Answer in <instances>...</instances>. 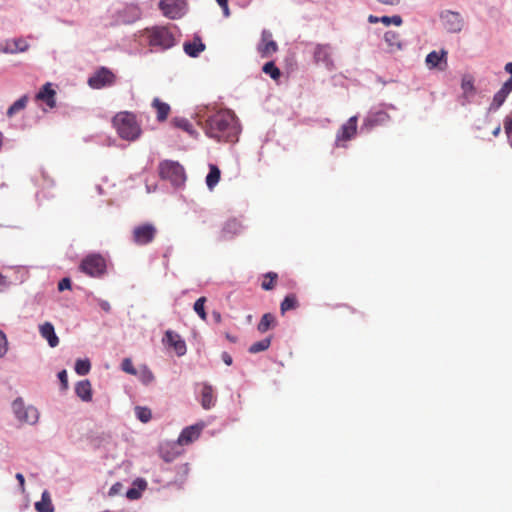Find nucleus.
<instances>
[{
  "label": "nucleus",
  "instance_id": "f257e3e1",
  "mask_svg": "<svg viewBox=\"0 0 512 512\" xmlns=\"http://www.w3.org/2000/svg\"><path fill=\"white\" fill-rule=\"evenodd\" d=\"M205 133L217 141L236 142L240 125L236 115L230 110H221L211 115L205 124Z\"/></svg>",
  "mask_w": 512,
  "mask_h": 512
},
{
  "label": "nucleus",
  "instance_id": "f03ea898",
  "mask_svg": "<svg viewBox=\"0 0 512 512\" xmlns=\"http://www.w3.org/2000/svg\"><path fill=\"white\" fill-rule=\"evenodd\" d=\"M112 122L119 137L124 140L135 141L142 133L141 127L133 113L127 111L120 112L114 116Z\"/></svg>",
  "mask_w": 512,
  "mask_h": 512
},
{
  "label": "nucleus",
  "instance_id": "7ed1b4c3",
  "mask_svg": "<svg viewBox=\"0 0 512 512\" xmlns=\"http://www.w3.org/2000/svg\"><path fill=\"white\" fill-rule=\"evenodd\" d=\"M144 34L147 37L151 51H165L175 45L173 33L165 26L146 28Z\"/></svg>",
  "mask_w": 512,
  "mask_h": 512
},
{
  "label": "nucleus",
  "instance_id": "20e7f679",
  "mask_svg": "<svg viewBox=\"0 0 512 512\" xmlns=\"http://www.w3.org/2000/svg\"><path fill=\"white\" fill-rule=\"evenodd\" d=\"M79 269L89 277L101 278L107 273V262L101 254L91 253L82 259Z\"/></svg>",
  "mask_w": 512,
  "mask_h": 512
},
{
  "label": "nucleus",
  "instance_id": "39448f33",
  "mask_svg": "<svg viewBox=\"0 0 512 512\" xmlns=\"http://www.w3.org/2000/svg\"><path fill=\"white\" fill-rule=\"evenodd\" d=\"M159 172L161 178L169 180L175 187L181 186L186 180L183 166L175 161H163L160 164Z\"/></svg>",
  "mask_w": 512,
  "mask_h": 512
},
{
  "label": "nucleus",
  "instance_id": "423d86ee",
  "mask_svg": "<svg viewBox=\"0 0 512 512\" xmlns=\"http://www.w3.org/2000/svg\"><path fill=\"white\" fill-rule=\"evenodd\" d=\"M12 410L16 419L21 423L34 425L38 422L39 412L32 405L26 406L22 398H16L12 403Z\"/></svg>",
  "mask_w": 512,
  "mask_h": 512
},
{
  "label": "nucleus",
  "instance_id": "0eeeda50",
  "mask_svg": "<svg viewBox=\"0 0 512 512\" xmlns=\"http://www.w3.org/2000/svg\"><path fill=\"white\" fill-rule=\"evenodd\" d=\"M439 19L443 28L448 33H460L464 27V19L462 15L457 11L449 9L442 10L439 13Z\"/></svg>",
  "mask_w": 512,
  "mask_h": 512
},
{
  "label": "nucleus",
  "instance_id": "6e6552de",
  "mask_svg": "<svg viewBox=\"0 0 512 512\" xmlns=\"http://www.w3.org/2000/svg\"><path fill=\"white\" fill-rule=\"evenodd\" d=\"M314 61L323 65L328 70L334 69L332 47L330 44H316L313 52Z\"/></svg>",
  "mask_w": 512,
  "mask_h": 512
},
{
  "label": "nucleus",
  "instance_id": "1a4fd4ad",
  "mask_svg": "<svg viewBox=\"0 0 512 512\" xmlns=\"http://www.w3.org/2000/svg\"><path fill=\"white\" fill-rule=\"evenodd\" d=\"M156 228L151 223L136 226L133 229V241L137 245H146L153 241L156 235Z\"/></svg>",
  "mask_w": 512,
  "mask_h": 512
},
{
  "label": "nucleus",
  "instance_id": "9d476101",
  "mask_svg": "<svg viewBox=\"0 0 512 512\" xmlns=\"http://www.w3.org/2000/svg\"><path fill=\"white\" fill-rule=\"evenodd\" d=\"M114 79V74L109 69L102 67L88 79V85L93 89H101L113 84Z\"/></svg>",
  "mask_w": 512,
  "mask_h": 512
},
{
  "label": "nucleus",
  "instance_id": "9b49d317",
  "mask_svg": "<svg viewBox=\"0 0 512 512\" xmlns=\"http://www.w3.org/2000/svg\"><path fill=\"white\" fill-rule=\"evenodd\" d=\"M184 3L180 0H161L159 8L163 14L171 19L180 18L183 15Z\"/></svg>",
  "mask_w": 512,
  "mask_h": 512
},
{
  "label": "nucleus",
  "instance_id": "f8f14e48",
  "mask_svg": "<svg viewBox=\"0 0 512 512\" xmlns=\"http://www.w3.org/2000/svg\"><path fill=\"white\" fill-rule=\"evenodd\" d=\"M357 132V117H350L338 130L336 134V144L340 145L342 141L352 139Z\"/></svg>",
  "mask_w": 512,
  "mask_h": 512
},
{
  "label": "nucleus",
  "instance_id": "ddd939ff",
  "mask_svg": "<svg viewBox=\"0 0 512 512\" xmlns=\"http://www.w3.org/2000/svg\"><path fill=\"white\" fill-rule=\"evenodd\" d=\"M163 341L167 345L173 347L178 356H183L186 354L187 347L185 341L179 334L175 333L174 331L167 330L165 332Z\"/></svg>",
  "mask_w": 512,
  "mask_h": 512
},
{
  "label": "nucleus",
  "instance_id": "4468645a",
  "mask_svg": "<svg viewBox=\"0 0 512 512\" xmlns=\"http://www.w3.org/2000/svg\"><path fill=\"white\" fill-rule=\"evenodd\" d=\"M201 429L202 427L199 425L184 428L177 439V444L183 446L192 443L199 437Z\"/></svg>",
  "mask_w": 512,
  "mask_h": 512
},
{
  "label": "nucleus",
  "instance_id": "2eb2a0df",
  "mask_svg": "<svg viewBox=\"0 0 512 512\" xmlns=\"http://www.w3.org/2000/svg\"><path fill=\"white\" fill-rule=\"evenodd\" d=\"M39 333L42 338L46 339L51 348H55L59 344V338L55 333V328L51 322H44L39 326Z\"/></svg>",
  "mask_w": 512,
  "mask_h": 512
},
{
  "label": "nucleus",
  "instance_id": "dca6fc26",
  "mask_svg": "<svg viewBox=\"0 0 512 512\" xmlns=\"http://www.w3.org/2000/svg\"><path fill=\"white\" fill-rule=\"evenodd\" d=\"M262 42L263 44L260 45L258 48L262 57H267L277 51L278 46L277 43L274 40H272L271 32L267 30H264L262 32Z\"/></svg>",
  "mask_w": 512,
  "mask_h": 512
},
{
  "label": "nucleus",
  "instance_id": "f3484780",
  "mask_svg": "<svg viewBox=\"0 0 512 512\" xmlns=\"http://www.w3.org/2000/svg\"><path fill=\"white\" fill-rule=\"evenodd\" d=\"M242 229L243 226L237 219H230L224 224L221 230L220 238L221 240L230 239L233 236L239 234Z\"/></svg>",
  "mask_w": 512,
  "mask_h": 512
},
{
  "label": "nucleus",
  "instance_id": "a211bd4d",
  "mask_svg": "<svg viewBox=\"0 0 512 512\" xmlns=\"http://www.w3.org/2000/svg\"><path fill=\"white\" fill-rule=\"evenodd\" d=\"M183 49L188 56L196 58L205 50V44L200 37L195 36L192 41L183 44Z\"/></svg>",
  "mask_w": 512,
  "mask_h": 512
},
{
  "label": "nucleus",
  "instance_id": "6ab92c4d",
  "mask_svg": "<svg viewBox=\"0 0 512 512\" xmlns=\"http://www.w3.org/2000/svg\"><path fill=\"white\" fill-rule=\"evenodd\" d=\"M76 395L84 402L92 400V388L89 380H81L75 385Z\"/></svg>",
  "mask_w": 512,
  "mask_h": 512
},
{
  "label": "nucleus",
  "instance_id": "aec40b11",
  "mask_svg": "<svg viewBox=\"0 0 512 512\" xmlns=\"http://www.w3.org/2000/svg\"><path fill=\"white\" fill-rule=\"evenodd\" d=\"M216 402V398L213 394V388L210 384L204 383L201 392V405L205 410L211 409Z\"/></svg>",
  "mask_w": 512,
  "mask_h": 512
},
{
  "label": "nucleus",
  "instance_id": "412c9836",
  "mask_svg": "<svg viewBox=\"0 0 512 512\" xmlns=\"http://www.w3.org/2000/svg\"><path fill=\"white\" fill-rule=\"evenodd\" d=\"M55 91L51 88L50 83H46L37 93L36 98L43 100L50 108L55 107Z\"/></svg>",
  "mask_w": 512,
  "mask_h": 512
},
{
  "label": "nucleus",
  "instance_id": "4be33fe9",
  "mask_svg": "<svg viewBox=\"0 0 512 512\" xmlns=\"http://www.w3.org/2000/svg\"><path fill=\"white\" fill-rule=\"evenodd\" d=\"M389 120V115L385 111L379 110L375 112H370L367 118L365 119V125L373 127L376 125H381L386 123Z\"/></svg>",
  "mask_w": 512,
  "mask_h": 512
},
{
  "label": "nucleus",
  "instance_id": "5701e85b",
  "mask_svg": "<svg viewBox=\"0 0 512 512\" xmlns=\"http://www.w3.org/2000/svg\"><path fill=\"white\" fill-rule=\"evenodd\" d=\"M442 61L445 63L447 61V51L445 50H441L440 52L432 51L425 59V62L430 69L438 67Z\"/></svg>",
  "mask_w": 512,
  "mask_h": 512
},
{
  "label": "nucleus",
  "instance_id": "b1692460",
  "mask_svg": "<svg viewBox=\"0 0 512 512\" xmlns=\"http://www.w3.org/2000/svg\"><path fill=\"white\" fill-rule=\"evenodd\" d=\"M35 510L37 512H54V506L47 490L43 491L41 500L35 503Z\"/></svg>",
  "mask_w": 512,
  "mask_h": 512
},
{
  "label": "nucleus",
  "instance_id": "393cba45",
  "mask_svg": "<svg viewBox=\"0 0 512 512\" xmlns=\"http://www.w3.org/2000/svg\"><path fill=\"white\" fill-rule=\"evenodd\" d=\"M384 41L390 47V51L394 52L402 49V43L400 41V36L398 33L394 31H387L384 34Z\"/></svg>",
  "mask_w": 512,
  "mask_h": 512
},
{
  "label": "nucleus",
  "instance_id": "a878e982",
  "mask_svg": "<svg viewBox=\"0 0 512 512\" xmlns=\"http://www.w3.org/2000/svg\"><path fill=\"white\" fill-rule=\"evenodd\" d=\"M152 106L157 111V120L162 122L167 119L170 112V106L167 103L161 102L158 98H155L152 102Z\"/></svg>",
  "mask_w": 512,
  "mask_h": 512
},
{
  "label": "nucleus",
  "instance_id": "bb28decb",
  "mask_svg": "<svg viewBox=\"0 0 512 512\" xmlns=\"http://www.w3.org/2000/svg\"><path fill=\"white\" fill-rule=\"evenodd\" d=\"M209 168V173L206 176V185L212 190L218 184L221 172L216 165L211 164Z\"/></svg>",
  "mask_w": 512,
  "mask_h": 512
},
{
  "label": "nucleus",
  "instance_id": "cd10ccee",
  "mask_svg": "<svg viewBox=\"0 0 512 512\" xmlns=\"http://www.w3.org/2000/svg\"><path fill=\"white\" fill-rule=\"evenodd\" d=\"M141 17V11L137 6H128L124 10L123 22L133 23Z\"/></svg>",
  "mask_w": 512,
  "mask_h": 512
},
{
  "label": "nucleus",
  "instance_id": "c85d7f7f",
  "mask_svg": "<svg viewBox=\"0 0 512 512\" xmlns=\"http://www.w3.org/2000/svg\"><path fill=\"white\" fill-rule=\"evenodd\" d=\"M172 123L175 127L184 130L189 135H194L196 133L191 122L184 117H175L173 119Z\"/></svg>",
  "mask_w": 512,
  "mask_h": 512
},
{
  "label": "nucleus",
  "instance_id": "c756f323",
  "mask_svg": "<svg viewBox=\"0 0 512 512\" xmlns=\"http://www.w3.org/2000/svg\"><path fill=\"white\" fill-rule=\"evenodd\" d=\"M28 49V44L23 39H15L11 42H7L6 51L9 53L24 52Z\"/></svg>",
  "mask_w": 512,
  "mask_h": 512
},
{
  "label": "nucleus",
  "instance_id": "7c9ffc66",
  "mask_svg": "<svg viewBox=\"0 0 512 512\" xmlns=\"http://www.w3.org/2000/svg\"><path fill=\"white\" fill-rule=\"evenodd\" d=\"M275 323V317L271 313H265L260 322L258 323L257 329L261 333L268 331L271 326Z\"/></svg>",
  "mask_w": 512,
  "mask_h": 512
},
{
  "label": "nucleus",
  "instance_id": "2f4dec72",
  "mask_svg": "<svg viewBox=\"0 0 512 512\" xmlns=\"http://www.w3.org/2000/svg\"><path fill=\"white\" fill-rule=\"evenodd\" d=\"M136 376H138L139 380L144 385L151 384L154 381V379H155L154 374L152 373V371L146 365H143L138 370V374Z\"/></svg>",
  "mask_w": 512,
  "mask_h": 512
},
{
  "label": "nucleus",
  "instance_id": "473e14b6",
  "mask_svg": "<svg viewBox=\"0 0 512 512\" xmlns=\"http://www.w3.org/2000/svg\"><path fill=\"white\" fill-rule=\"evenodd\" d=\"M271 345V338L270 337H267V338H264L258 342H255L253 343L248 351L251 353V354H256V353H259V352H262V351H265L267 350Z\"/></svg>",
  "mask_w": 512,
  "mask_h": 512
},
{
  "label": "nucleus",
  "instance_id": "72a5a7b5",
  "mask_svg": "<svg viewBox=\"0 0 512 512\" xmlns=\"http://www.w3.org/2000/svg\"><path fill=\"white\" fill-rule=\"evenodd\" d=\"M135 415L139 421L142 423H147L152 418L151 410L145 406H136L135 407Z\"/></svg>",
  "mask_w": 512,
  "mask_h": 512
},
{
  "label": "nucleus",
  "instance_id": "f704fd0d",
  "mask_svg": "<svg viewBox=\"0 0 512 512\" xmlns=\"http://www.w3.org/2000/svg\"><path fill=\"white\" fill-rule=\"evenodd\" d=\"M75 372L78 375L84 376L90 372L91 363L89 359H77L75 362Z\"/></svg>",
  "mask_w": 512,
  "mask_h": 512
},
{
  "label": "nucleus",
  "instance_id": "c9c22d12",
  "mask_svg": "<svg viewBox=\"0 0 512 512\" xmlns=\"http://www.w3.org/2000/svg\"><path fill=\"white\" fill-rule=\"evenodd\" d=\"M28 101V97L26 95L22 96L18 100H16L7 110V115L9 117L13 116L15 113L24 109Z\"/></svg>",
  "mask_w": 512,
  "mask_h": 512
},
{
  "label": "nucleus",
  "instance_id": "e433bc0d",
  "mask_svg": "<svg viewBox=\"0 0 512 512\" xmlns=\"http://www.w3.org/2000/svg\"><path fill=\"white\" fill-rule=\"evenodd\" d=\"M509 94L506 93L505 91H503L501 88L500 90L494 95L493 97V101L490 105V108L489 110L492 111V110H497L499 109V107L505 102L507 96Z\"/></svg>",
  "mask_w": 512,
  "mask_h": 512
},
{
  "label": "nucleus",
  "instance_id": "4c0bfd02",
  "mask_svg": "<svg viewBox=\"0 0 512 512\" xmlns=\"http://www.w3.org/2000/svg\"><path fill=\"white\" fill-rule=\"evenodd\" d=\"M262 71L269 75L273 80H277L281 75L280 70L276 67L273 61L265 63Z\"/></svg>",
  "mask_w": 512,
  "mask_h": 512
},
{
  "label": "nucleus",
  "instance_id": "58836bf2",
  "mask_svg": "<svg viewBox=\"0 0 512 512\" xmlns=\"http://www.w3.org/2000/svg\"><path fill=\"white\" fill-rule=\"evenodd\" d=\"M297 307V299L294 295H287L281 302L280 310L284 314L286 311Z\"/></svg>",
  "mask_w": 512,
  "mask_h": 512
},
{
  "label": "nucleus",
  "instance_id": "ea45409f",
  "mask_svg": "<svg viewBox=\"0 0 512 512\" xmlns=\"http://www.w3.org/2000/svg\"><path fill=\"white\" fill-rule=\"evenodd\" d=\"M205 302H206V298L205 297H200V298H198L195 301L194 306H193L194 311L204 321L207 319V313H206L205 308H204Z\"/></svg>",
  "mask_w": 512,
  "mask_h": 512
},
{
  "label": "nucleus",
  "instance_id": "a19ab883",
  "mask_svg": "<svg viewBox=\"0 0 512 512\" xmlns=\"http://www.w3.org/2000/svg\"><path fill=\"white\" fill-rule=\"evenodd\" d=\"M380 22L383 23L386 26L389 25H395L400 26L403 22L400 15H393V16H382L380 19Z\"/></svg>",
  "mask_w": 512,
  "mask_h": 512
},
{
  "label": "nucleus",
  "instance_id": "79ce46f5",
  "mask_svg": "<svg viewBox=\"0 0 512 512\" xmlns=\"http://www.w3.org/2000/svg\"><path fill=\"white\" fill-rule=\"evenodd\" d=\"M121 369L130 375L135 376L138 374V370L134 367L133 362L130 358L123 359L121 363Z\"/></svg>",
  "mask_w": 512,
  "mask_h": 512
},
{
  "label": "nucleus",
  "instance_id": "37998d69",
  "mask_svg": "<svg viewBox=\"0 0 512 512\" xmlns=\"http://www.w3.org/2000/svg\"><path fill=\"white\" fill-rule=\"evenodd\" d=\"M8 351V341L5 333L0 330V358L4 357V355Z\"/></svg>",
  "mask_w": 512,
  "mask_h": 512
},
{
  "label": "nucleus",
  "instance_id": "c03bdc74",
  "mask_svg": "<svg viewBox=\"0 0 512 512\" xmlns=\"http://www.w3.org/2000/svg\"><path fill=\"white\" fill-rule=\"evenodd\" d=\"M58 379L61 384V390L66 391L68 389V375L65 369L58 372Z\"/></svg>",
  "mask_w": 512,
  "mask_h": 512
},
{
  "label": "nucleus",
  "instance_id": "a18cd8bd",
  "mask_svg": "<svg viewBox=\"0 0 512 512\" xmlns=\"http://www.w3.org/2000/svg\"><path fill=\"white\" fill-rule=\"evenodd\" d=\"M504 129L507 134L509 143L512 147V118L506 117L504 120Z\"/></svg>",
  "mask_w": 512,
  "mask_h": 512
},
{
  "label": "nucleus",
  "instance_id": "49530a36",
  "mask_svg": "<svg viewBox=\"0 0 512 512\" xmlns=\"http://www.w3.org/2000/svg\"><path fill=\"white\" fill-rule=\"evenodd\" d=\"M461 87L466 97L474 92V85L470 80H463Z\"/></svg>",
  "mask_w": 512,
  "mask_h": 512
},
{
  "label": "nucleus",
  "instance_id": "de8ad7c7",
  "mask_svg": "<svg viewBox=\"0 0 512 512\" xmlns=\"http://www.w3.org/2000/svg\"><path fill=\"white\" fill-rule=\"evenodd\" d=\"M267 277H270V281H263L261 287L264 290H271L273 288V281L277 278V274L273 272H269Z\"/></svg>",
  "mask_w": 512,
  "mask_h": 512
},
{
  "label": "nucleus",
  "instance_id": "09e8293b",
  "mask_svg": "<svg viewBox=\"0 0 512 512\" xmlns=\"http://www.w3.org/2000/svg\"><path fill=\"white\" fill-rule=\"evenodd\" d=\"M126 497L130 500H137L141 497V492L136 487H132L126 491Z\"/></svg>",
  "mask_w": 512,
  "mask_h": 512
},
{
  "label": "nucleus",
  "instance_id": "8fccbe9b",
  "mask_svg": "<svg viewBox=\"0 0 512 512\" xmlns=\"http://www.w3.org/2000/svg\"><path fill=\"white\" fill-rule=\"evenodd\" d=\"M123 485L120 482H116L111 486L109 489L108 495L109 496H115L119 494L122 491Z\"/></svg>",
  "mask_w": 512,
  "mask_h": 512
},
{
  "label": "nucleus",
  "instance_id": "3c124183",
  "mask_svg": "<svg viewBox=\"0 0 512 512\" xmlns=\"http://www.w3.org/2000/svg\"><path fill=\"white\" fill-rule=\"evenodd\" d=\"M71 288V280L69 278H63L58 283V290L64 291Z\"/></svg>",
  "mask_w": 512,
  "mask_h": 512
},
{
  "label": "nucleus",
  "instance_id": "603ef678",
  "mask_svg": "<svg viewBox=\"0 0 512 512\" xmlns=\"http://www.w3.org/2000/svg\"><path fill=\"white\" fill-rule=\"evenodd\" d=\"M98 305L101 307L102 310L109 313L111 310L110 303L106 300L98 299Z\"/></svg>",
  "mask_w": 512,
  "mask_h": 512
},
{
  "label": "nucleus",
  "instance_id": "864d4df0",
  "mask_svg": "<svg viewBox=\"0 0 512 512\" xmlns=\"http://www.w3.org/2000/svg\"><path fill=\"white\" fill-rule=\"evenodd\" d=\"M134 486H137L136 489H138V490H140V492H142L143 490H145L147 483L144 479L138 478L134 481Z\"/></svg>",
  "mask_w": 512,
  "mask_h": 512
},
{
  "label": "nucleus",
  "instance_id": "5fc2aeb1",
  "mask_svg": "<svg viewBox=\"0 0 512 512\" xmlns=\"http://www.w3.org/2000/svg\"><path fill=\"white\" fill-rule=\"evenodd\" d=\"M221 359L228 366H230L233 363V359L228 352H223L221 354Z\"/></svg>",
  "mask_w": 512,
  "mask_h": 512
},
{
  "label": "nucleus",
  "instance_id": "6e6d98bb",
  "mask_svg": "<svg viewBox=\"0 0 512 512\" xmlns=\"http://www.w3.org/2000/svg\"><path fill=\"white\" fill-rule=\"evenodd\" d=\"M501 89L509 94L512 91V79L509 78L506 82H504Z\"/></svg>",
  "mask_w": 512,
  "mask_h": 512
},
{
  "label": "nucleus",
  "instance_id": "4d7b16f0",
  "mask_svg": "<svg viewBox=\"0 0 512 512\" xmlns=\"http://www.w3.org/2000/svg\"><path fill=\"white\" fill-rule=\"evenodd\" d=\"M15 477H16V479L19 482V486H20L21 491L24 492V490H25V487H24L25 479H24L23 474L22 473H17Z\"/></svg>",
  "mask_w": 512,
  "mask_h": 512
},
{
  "label": "nucleus",
  "instance_id": "13d9d810",
  "mask_svg": "<svg viewBox=\"0 0 512 512\" xmlns=\"http://www.w3.org/2000/svg\"><path fill=\"white\" fill-rule=\"evenodd\" d=\"M211 316H212L213 321H214L216 324L221 323L222 317H221V313H220V312H218V311L214 310V311L212 312Z\"/></svg>",
  "mask_w": 512,
  "mask_h": 512
},
{
  "label": "nucleus",
  "instance_id": "bf43d9fd",
  "mask_svg": "<svg viewBox=\"0 0 512 512\" xmlns=\"http://www.w3.org/2000/svg\"><path fill=\"white\" fill-rule=\"evenodd\" d=\"M380 19H381V17H378V16H374V15L368 16L369 23H378V22H380Z\"/></svg>",
  "mask_w": 512,
  "mask_h": 512
},
{
  "label": "nucleus",
  "instance_id": "052dcab7",
  "mask_svg": "<svg viewBox=\"0 0 512 512\" xmlns=\"http://www.w3.org/2000/svg\"><path fill=\"white\" fill-rule=\"evenodd\" d=\"M382 4L386 5H396L398 3V0H378Z\"/></svg>",
  "mask_w": 512,
  "mask_h": 512
},
{
  "label": "nucleus",
  "instance_id": "680f3d73",
  "mask_svg": "<svg viewBox=\"0 0 512 512\" xmlns=\"http://www.w3.org/2000/svg\"><path fill=\"white\" fill-rule=\"evenodd\" d=\"M505 71L507 73H509L511 76L510 78L512 79V62H508L505 67H504Z\"/></svg>",
  "mask_w": 512,
  "mask_h": 512
},
{
  "label": "nucleus",
  "instance_id": "e2e57ef3",
  "mask_svg": "<svg viewBox=\"0 0 512 512\" xmlns=\"http://www.w3.org/2000/svg\"><path fill=\"white\" fill-rule=\"evenodd\" d=\"M216 2L219 4V6H220L222 9H226V10H227V3H228V0H216Z\"/></svg>",
  "mask_w": 512,
  "mask_h": 512
},
{
  "label": "nucleus",
  "instance_id": "0e129e2a",
  "mask_svg": "<svg viewBox=\"0 0 512 512\" xmlns=\"http://www.w3.org/2000/svg\"><path fill=\"white\" fill-rule=\"evenodd\" d=\"M6 286V278L0 274V288Z\"/></svg>",
  "mask_w": 512,
  "mask_h": 512
},
{
  "label": "nucleus",
  "instance_id": "69168bd1",
  "mask_svg": "<svg viewBox=\"0 0 512 512\" xmlns=\"http://www.w3.org/2000/svg\"><path fill=\"white\" fill-rule=\"evenodd\" d=\"M500 131H501V127H500V126H497V127L493 130V132H492L493 136H498V135H499V133H500Z\"/></svg>",
  "mask_w": 512,
  "mask_h": 512
},
{
  "label": "nucleus",
  "instance_id": "338daca9",
  "mask_svg": "<svg viewBox=\"0 0 512 512\" xmlns=\"http://www.w3.org/2000/svg\"><path fill=\"white\" fill-rule=\"evenodd\" d=\"M163 459L167 462L172 461L173 457H170L168 455H163Z\"/></svg>",
  "mask_w": 512,
  "mask_h": 512
},
{
  "label": "nucleus",
  "instance_id": "774afa93",
  "mask_svg": "<svg viewBox=\"0 0 512 512\" xmlns=\"http://www.w3.org/2000/svg\"><path fill=\"white\" fill-rule=\"evenodd\" d=\"M223 12H224L225 16H228L229 15V8L227 7V10L223 9Z\"/></svg>",
  "mask_w": 512,
  "mask_h": 512
}]
</instances>
